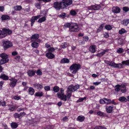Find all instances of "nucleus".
I'll return each mask as SVG.
<instances>
[{"instance_id": "1", "label": "nucleus", "mask_w": 129, "mask_h": 129, "mask_svg": "<svg viewBox=\"0 0 129 129\" xmlns=\"http://www.w3.org/2000/svg\"><path fill=\"white\" fill-rule=\"evenodd\" d=\"M69 27V30L70 32H77L79 31L78 27L77 24L75 23L70 24L67 23L65 24L64 25V28H66Z\"/></svg>"}, {"instance_id": "2", "label": "nucleus", "mask_w": 129, "mask_h": 129, "mask_svg": "<svg viewBox=\"0 0 129 129\" xmlns=\"http://www.w3.org/2000/svg\"><path fill=\"white\" fill-rule=\"evenodd\" d=\"M81 65L78 64L74 63L71 66L70 69L72 74H75L81 68Z\"/></svg>"}, {"instance_id": "3", "label": "nucleus", "mask_w": 129, "mask_h": 129, "mask_svg": "<svg viewBox=\"0 0 129 129\" xmlns=\"http://www.w3.org/2000/svg\"><path fill=\"white\" fill-rule=\"evenodd\" d=\"M3 31L0 30V38H3L7 35V34L10 35L12 33L11 30L5 28L2 29Z\"/></svg>"}, {"instance_id": "4", "label": "nucleus", "mask_w": 129, "mask_h": 129, "mask_svg": "<svg viewBox=\"0 0 129 129\" xmlns=\"http://www.w3.org/2000/svg\"><path fill=\"white\" fill-rule=\"evenodd\" d=\"M61 2L62 7L64 9L72 4L73 1L72 0H62Z\"/></svg>"}, {"instance_id": "5", "label": "nucleus", "mask_w": 129, "mask_h": 129, "mask_svg": "<svg viewBox=\"0 0 129 129\" xmlns=\"http://www.w3.org/2000/svg\"><path fill=\"white\" fill-rule=\"evenodd\" d=\"M3 43V45L5 50L11 47L12 46V42L9 41H4Z\"/></svg>"}, {"instance_id": "6", "label": "nucleus", "mask_w": 129, "mask_h": 129, "mask_svg": "<svg viewBox=\"0 0 129 129\" xmlns=\"http://www.w3.org/2000/svg\"><path fill=\"white\" fill-rule=\"evenodd\" d=\"M61 4V2L59 3L58 2H55L54 4L53 7L57 10H59L60 9H63L64 8L62 7Z\"/></svg>"}, {"instance_id": "7", "label": "nucleus", "mask_w": 129, "mask_h": 129, "mask_svg": "<svg viewBox=\"0 0 129 129\" xmlns=\"http://www.w3.org/2000/svg\"><path fill=\"white\" fill-rule=\"evenodd\" d=\"M41 16V15H39L37 16H34L31 17L30 19V21L31 23V26H33L34 22H35V21L39 18Z\"/></svg>"}, {"instance_id": "8", "label": "nucleus", "mask_w": 129, "mask_h": 129, "mask_svg": "<svg viewBox=\"0 0 129 129\" xmlns=\"http://www.w3.org/2000/svg\"><path fill=\"white\" fill-rule=\"evenodd\" d=\"M58 97L59 98L64 101H66L67 100L66 95H64V94H60L58 93L57 94Z\"/></svg>"}, {"instance_id": "9", "label": "nucleus", "mask_w": 129, "mask_h": 129, "mask_svg": "<svg viewBox=\"0 0 129 129\" xmlns=\"http://www.w3.org/2000/svg\"><path fill=\"white\" fill-rule=\"evenodd\" d=\"M39 37V35L38 34H36L32 35L30 38L32 41H35L38 39Z\"/></svg>"}, {"instance_id": "10", "label": "nucleus", "mask_w": 129, "mask_h": 129, "mask_svg": "<svg viewBox=\"0 0 129 129\" xmlns=\"http://www.w3.org/2000/svg\"><path fill=\"white\" fill-rule=\"evenodd\" d=\"M36 72L34 70H30L27 72L28 75L30 77L34 76L35 75Z\"/></svg>"}, {"instance_id": "11", "label": "nucleus", "mask_w": 129, "mask_h": 129, "mask_svg": "<svg viewBox=\"0 0 129 129\" xmlns=\"http://www.w3.org/2000/svg\"><path fill=\"white\" fill-rule=\"evenodd\" d=\"M112 11L115 13H118L120 11V9L118 7H114L112 8Z\"/></svg>"}, {"instance_id": "12", "label": "nucleus", "mask_w": 129, "mask_h": 129, "mask_svg": "<svg viewBox=\"0 0 129 129\" xmlns=\"http://www.w3.org/2000/svg\"><path fill=\"white\" fill-rule=\"evenodd\" d=\"M113 108V105H112V106H107L106 107V111H107L108 113H110L112 112Z\"/></svg>"}, {"instance_id": "13", "label": "nucleus", "mask_w": 129, "mask_h": 129, "mask_svg": "<svg viewBox=\"0 0 129 129\" xmlns=\"http://www.w3.org/2000/svg\"><path fill=\"white\" fill-rule=\"evenodd\" d=\"M46 56L48 58L52 59L54 58V55L51 52H48L46 54Z\"/></svg>"}, {"instance_id": "14", "label": "nucleus", "mask_w": 129, "mask_h": 129, "mask_svg": "<svg viewBox=\"0 0 129 129\" xmlns=\"http://www.w3.org/2000/svg\"><path fill=\"white\" fill-rule=\"evenodd\" d=\"M33 86L38 90H40L42 88V86L39 84L35 83L33 84Z\"/></svg>"}, {"instance_id": "15", "label": "nucleus", "mask_w": 129, "mask_h": 129, "mask_svg": "<svg viewBox=\"0 0 129 129\" xmlns=\"http://www.w3.org/2000/svg\"><path fill=\"white\" fill-rule=\"evenodd\" d=\"M9 61V59L2 58L0 60V64L2 65L8 62Z\"/></svg>"}, {"instance_id": "16", "label": "nucleus", "mask_w": 129, "mask_h": 129, "mask_svg": "<svg viewBox=\"0 0 129 129\" xmlns=\"http://www.w3.org/2000/svg\"><path fill=\"white\" fill-rule=\"evenodd\" d=\"M1 18L2 20H5L8 19H10V17L7 15H3L1 17Z\"/></svg>"}, {"instance_id": "17", "label": "nucleus", "mask_w": 129, "mask_h": 129, "mask_svg": "<svg viewBox=\"0 0 129 129\" xmlns=\"http://www.w3.org/2000/svg\"><path fill=\"white\" fill-rule=\"evenodd\" d=\"M95 47L96 46L95 45H92L90 46L89 48V51L92 53L95 52Z\"/></svg>"}, {"instance_id": "18", "label": "nucleus", "mask_w": 129, "mask_h": 129, "mask_svg": "<svg viewBox=\"0 0 129 129\" xmlns=\"http://www.w3.org/2000/svg\"><path fill=\"white\" fill-rule=\"evenodd\" d=\"M28 92L29 94L32 95L35 92V90L32 87H29L28 90Z\"/></svg>"}, {"instance_id": "19", "label": "nucleus", "mask_w": 129, "mask_h": 129, "mask_svg": "<svg viewBox=\"0 0 129 129\" xmlns=\"http://www.w3.org/2000/svg\"><path fill=\"white\" fill-rule=\"evenodd\" d=\"M108 51V50H104L103 51L100 53H98L97 54V56L99 57H101L106 52Z\"/></svg>"}, {"instance_id": "20", "label": "nucleus", "mask_w": 129, "mask_h": 129, "mask_svg": "<svg viewBox=\"0 0 129 129\" xmlns=\"http://www.w3.org/2000/svg\"><path fill=\"white\" fill-rule=\"evenodd\" d=\"M74 85H71L69 86L68 88H67V92H69L73 91L74 90L73 89Z\"/></svg>"}, {"instance_id": "21", "label": "nucleus", "mask_w": 129, "mask_h": 129, "mask_svg": "<svg viewBox=\"0 0 129 129\" xmlns=\"http://www.w3.org/2000/svg\"><path fill=\"white\" fill-rule=\"evenodd\" d=\"M69 60L68 59L66 58H64L62 59L60 61V63H68Z\"/></svg>"}, {"instance_id": "22", "label": "nucleus", "mask_w": 129, "mask_h": 129, "mask_svg": "<svg viewBox=\"0 0 129 129\" xmlns=\"http://www.w3.org/2000/svg\"><path fill=\"white\" fill-rule=\"evenodd\" d=\"M0 57H1L2 58L8 59V55L4 53H3L1 54H0Z\"/></svg>"}, {"instance_id": "23", "label": "nucleus", "mask_w": 129, "mask_h": 129, "mask_svg": "<svg viewBox=\"0 0 129 129\" xmlns=\"http://www.w3.org/2000/svg\"><path fill=\"white\" fill-rule=\"evenodd\" d=\"M108 64L109 66L111 67H113L115 68H116L115 66H116V63L112 61L111 62L109 61L108 62Z\"/></svg>"}, {"instance_id": "24", "label": "nucleus", "mask_w": 129, "mask_h": 129, "mask_svg": "<svg viewBox=\"0 0 129 129\" xmlns=\"http://www.w3.org/2000/svg\"><path fill=\"white\" fill-rule=\"evenodd\" d=\"M11 126L13 128H17L18 126V124L16 122H12L11 124Z\"/></svg>"}, {"instance_id": "25", "label": "nucleus", "mask_w": 129, "mask_h": 129, "mask_svg": "<svg viewBox=\"0 0 129 129\" xmlns=\"http://www.w3.org/2000/svg\"><path fill=\"white\" fill-rule=\"evenodd\" d=\"M84 119L85 117L84 116H80L78 117L77 120L80 122H82L84 120Z\"/></svg>"}, {"instance_id": "26", "label": "nucleus", "mask_w": 129, "mask_h": 129, "mask_svg": "<svg viewBox=\"0 0 129 129\" xmlns=\"http://www.w3.org/2000/svg\"><path fill=\"white\" fill-rule=\"evenodd\" d=\"M15 11L20 10L22 9V7L20 6H16L14 7Z\"/></svg>"}, {"instance_id": "27", "label": "nucleus", "mask_w": 129, "mask_h": 129, "mask_svg": "<svg viewBox=\"0 0 129 129\" xmlns=\"http://www.w3.org/2000/svg\"><path fill=\"white\" fill-rule=\"evenodd\" d=\"M35 96L41 97L43 95V93L42 92H37L35 93Z\"/></svg>"}, {"instance_id": "28", "label": "nucleus", "mask_w": 129, "mask_h": 129, "mask_svg": "<svg viewBox=\"0 0 129 129\" xmlns=\"http://www.w3.org/2000/svg\"><path fill=\"white\" fill-rule=\"evenodd\" d=\"M101 8V6L98 5H93V9L94 10H97Z\"/></svg>"}, {"instance_id": "29", "label": "nucleus", "mask_w": 129, "mask_h": 129, "mask_svg": "<svg viewBox=\"0 0 129 129\" xmlns=\"http://www.w3.org/2000/svg\"><path fill=\"white\" fill-rule=\"evenodd\" d=\"M122 22L124 25L126 26L129 23V19H124L123 21Z\"/></svg>"}, {"instance_id": "30", "label": "nucleus", "mask_w": 129, "mask_h": 129, "mask_svg": "<svg viewBox=\"0 0 129 129\" xmlns=\"http://www.w3.org/2000/svg\"><path fill=\"white\" fill-rule=\"evenodd\" d=\"M31 45L34 48H37L39 46V44L37 42H34L32 43Z\"/></svg>"}, {"instance_id": "31", "label": "nucleus", "mask_w": 129, "mask_h": 129, "mask_svg": "<svg viewBox=\"0 0 129 129\" xmlns=\"http://www.w3.org/2000/svg\"><path fill=\"white\" fill-rule=\"evenodd\" d=\"M118 100L121 102H126L127 101V99L124 96H123L120 97Z\"/></svg>"}, {"instance_id": "32", "label": "nucleus", "mask_w": 129, "mask_h": 129, "mask_svg": "<svg viewBox=\"0 0 129 129\" xmlns=\"http://www.w3.org/2000/svg\"><path fill=\"white\" fill-rule=\"evenodd\" d=\"M17 81V80H15L12 82L10 83V86L12 87H14Z\"/></svg>"}, {"instance_id": "33", "label": "nucleus", "mask_w": 129, "mask_h": 129, "mask_svg": "<svg viewBox=\"0 0 129 129\" xmlns=\"http://www.w3.org/2000/svg\"><path fill=\"white\" fill-rule=\"evenodd\" d=\"M0 78L4 80H7L9 78V77L7 76H6L4 74H3L2 76L0 77Z\"/></svg>"}, {"instance_id": "34", "label": "nucleus", "mask_w": 129, "mask_h": 129, "mask_svg": "<svg viewBox=\"0 0 129 129\" xmlns=\"http://www.w3.org/2000/svg\"><path fill=\"white\" fill-rule=\"evenodd\" d=\"M120 85L118 84L116 85L115 87V91L118 92L120 90Z\"/></svg>"}, {"instance_id": "35", "label": "nucleus", "mask_w": 129, "mask_h": 129, "mask_svg": "<svg viewBox=\"0 0 129 129\" xmlns=\"http://www.w3.org/2000/svg\"><path fill=\"white\" fill-rule=\"evenodd\" d=\"M123 52V49L121 48H119L117 51V52L118 53H121Z\"/></svg>"}, {"instance_id": "36", "label": "nucleus", "mask_w": 129, "mask_h": 129, "mask_svg": "<svg viewBox=\"0 0 129 129\" xmlns=\"http://www.w3.org/2000/svg\"><path fill=\"white\" fill-rule=\"evenodd\" d=\"M45 17H44L41 18H40L38 21V22L40 23H41L42 22H43L45 21Z\"/></svg>"}, {"instance_id": "37", "label": "nucleus", "mask_w": 129, "mask_h": 129, "mask_svg": "<svg viewBox=\"0 0 129 129\" xmlns=\"http://www.w3.org/2000/svg\"><path fill=\"white\" fill-rule=\"evenodd\" d=\"M59 90V88L57 86H54L53 88V90L55 92H58Z\"/></svg>"}, {"instance_id": "38", "label": "nucleus", "mask_w": 129, "mask_h": 129, "mask_svg": "<svg viewBox=\"0 0 129 129\" xmlns=\"http://www.w3.org/2000/svg\"><path fill=\"white\" fill-rule=\"evenodd\" d=\"M105 28L108 30H109L111 29L112 27L110 25H108L105 26Z\"/></svg>"}, {"instance_id": "39", "label": "nucleus", "mask_w": 129, "mask_h": 129, "mask_svg": "<svg viewBox=\"0 0 129 129\" xmlns=\"http://www.w3.org/2000/svg\"><path fill=\"white\" fill-rule=\"evenodd\" d=\"M122 63L123 65L125 64L126 65H128L129 64V60H128L125 61H122Z\"/></svg>"}, {"instance_id": "40", "label": "nucleus", "mask_w": 129, "mask_h": 129, "mask_svg": "<svg viewBox=\"0 0 129 129\" xmlns=\"http://www.w3.org/2000/svg\"><path fill=\"white\" fill-rule=\"evenodd\" d=\"M105 102H106V104H109L111 103L112 101L111 100L108 99L106 98H105Z\"/></svg>"}, {"instance_id": "41", "label": "nucleus", "mask_w": 129, "mask_h": 129, "mask_svg": "<svg viewBox=\"0 0 129 129\" xmlns=\"http://www.w3.org/2000/svg\"><path fill=\"white\" fill-rule=\"evenodd\" d=\"M126 32V31L124 29L122 28L119 31V33L120 34H122Z\"/></svg>"}, {"instance_id": "42", "label": "nucleus", "mask_w": 129, "mask_h": 129, "mask_svg": "<svg viewBox=\"0 0 129 129\" xmlns=\"http://www.w3.org/2000/svg\"><path fill=\"white\" fill-rule=\"evenodd\" d=\"M67 46V45L66 43H62L61 45V47L62 48H64L66 47Z\"/></svg>"}, {"instance_id": "43", "label": "nucleus", "mask_w": 129, "mask_h": 129, "mask_svg": "<svg viewBox=\"0 0 129 129\" xmlns=\"http://www.w3.org/2000/svg\"><path fill=\"white\" fill-rule=\"evenodd\" d=\"M105 98H104L102 99H101L100 101V104H106Z\"/></svg>"}, {"instance_id": "44", "label": "nucleus", "mask_w": 129, "mask_h": 129, "mask_svg": "<svg viewBox=\"0 0 129 129\" xmlns=\"http://www.w3.org/2000/svg\"><path fill=\"white\" fill-rule=\"evenodd\" d=\"M122 9L125 12H127L129 11V8L128 7H124Z\"/></svg>"}, {"instance_id": "45", "label": "nucleus", "mask_w": 129, "mask_h": 129, "mask_svg": "<svg viewBox=\"0 0 129 129\" xmlns=\"http://www.w3.org/2000/svg\"><path fill=\"white\" fill-rule=\"evenodd\" d=\"M70 13L72 15H75L77 14L76 12L74 10H71V11Z\"/></svg>"}, {"instance_id": "46", "label": "nucleus", "mask_w": 129, "mask_h": 129, "mask_svg": "<svg viewBox=\"0 0 129 129\" xmlns=\"http://www.w3.org/2000/svg\"><path fill=\"white\" fill-rule=\"evenodd\" d=\"M13 116L15 118L19 119V114L17 113H15L13 114Z\"/></svg>"}, {"instance_id": "47", "label": "nucleus", "mask_w": 129, "mask_h": 129, "mask_svg": "<svg viewBox=\"0 0 129 129\" xmlns=\"http://www.w3.org/2000/svg\"><path fill=\"white\" fill-rule=\"evenodd\" d=\"M25 114V113L24 112L21 113L19 114V119L21 118Z\"/></svg>"}, {"instance_id": "48", "label": "nucleus", "mask_w": 129, "mask_h": 129, "mask_svg": "<svg viewBox=\"0 0 129 129\" xmlns=\"http://www.w3.org/2000/svg\"><path fill=\"white\" fill-rule=\"evenodd\" d=\"M123 42V40L121 38L119 39L118 40V43L119 44L121 45L122 44Z\"/></svg>"}, {"instance_id": "49", "label": "nucleus", "mask_w": 129, "mask_h": 129, "mask_svg": "<svg viewBox=\"0 0 129 129\" xmlns=\"http://www.w3.org/2000/svg\"><path fill=\"white\" fill-rule=\"evenodd\" d=\"M66 14L64 13H63L61 14H60L59 15L60 17H61L62 18H64L65 17Z\"/></svg>"}, {"instance_id": "50", "label": "nucleus", "mask_w": 129, "mask_h": 129, "mask_svg": "<svg viewBox=\"0 0 129 129\" xmlns=\"http://www.w3.org/2000/svg\"><path fill=\"white\" fill-rule=\"evenodd\" d=\"M89 39V38L87 36H85L83 38V41H87Z\"/></svg>"}, {"instance_id": "51", "label": "nucleus", "mask_w": 129, "mask_h": 129, "mask_svg": "<svg viewBox=\"0 0 129 129\" xmlns=\"http://www.w3.org/2000/svg\"><path fill=\"white\" fill-rule=\"evenodd\" d=\"M44 89L46 90L49 91L50 90V88L49 86H46L45 87Z\"/></svg>"}, {"instance_id": "52", "label": "nucleus", "mask_w": 129, "mask_h": 129, "mask_svg": "<svg viewBox=\"0 0 129 129\" xmlns=\"http://www.w3.org/2000/svg\"><path fill=\"white\" fill-rule=\"evenodd\" d=\"M74 90H75L79 88V86L78 85H77L73 87Z\"/></svg>"}, {"instance_id": "53", "label": "nucleus", "mask_w": 129, "mask_h": 129, "mask_svg": "<svg viewBox=\"0 0 129 129\" xmlns=\"http://www.w3.org/2000/svg\"><path fill=\"white\" fill-rule=\"evenodd\" d=\"M67 92V93L66 95V96H67V98L69 99L71 96V93H69L68 92Z\"/></svg>"}, {"instance_id": "54", "label": "nucleus", "mask_w": 129, "mask_h": 129, "mask_svg": "<svg viewBox=\"0 0 129 129\" xmlns=\"http://www.w3.org/2000/svg\"><path fill=\"white\" fill-rule=\"evenodd\" d=\"M105 24L103 23L99 27V29L101 30L102 31L103 30V27H104Z\"/></svg>"}, {"instance_id": "55", "label": "nucleus", "mask_w": 129, "mask_h": 129, "mask_svg": "<svg viewBox=\"0 0 129 129\" xmlns=\"http://www.w3.org/2000/svg\"><path fill=\"white\" fill-rule=\"evenodd\" d=\"M115 67L116 68H121L122 67V64L121 63L116 64Z\"/></svg>"}, {"instance_id": "56", "label": "nucleus", "mask_w": 129, "mask_h": 129, "mask_svg": "<svg viewBox=\"0 0 129 129\" xmlns=\"http://www.w3.org/2000/svg\"><path fill=\"white\" fill-rule=\"evenodd\" d=\"M48 50L49 52H52L55 51V49L53 48H49Z\"/></svg>"}, {"instance_id": "57", "label": "nucleus", "mask_w": 129, "mask_h": 129, "mask_svg": "<svg viewBox=\"0 0 129 129\" xmlns=\"http://www.w3.org/2000/svg\"><path fill=\"white\" fill-rule=\"evenodd\" d=\"M35 6L38 9H40L41 8V7L40 5L38 3H36L35 5Z\"/></svg>"}, {"instance_id": "58", "label": "nucleus", "mask_w": 129, "mask_h": 129, "mask_svg": "<svg viewBox=\"0 0 129 129\" xmlns=\"http://www.w3.org/2000/svg\"><path fill=\"white\" fill-rule=\"evenodd\" d=\"M36 73L38 75H41L42 74V73L40 70H39L36 72Z\"/></svg>"}, {"instance_id": "59", "label": "nucleus", "mask_w": 129, "mask_h": 129, "mask_svg": "<svg viewBox=\"0 0 129 129\" xmlns=\"http://www.w3.org/2000/svg\"><path fill=\"white\" fill-rule=\"evenodd\" d=\"M85 98V97H84V98H80L79 100H78L77 101V102L79 103V102H81L83 101L84 99V98Z\"/></svg>"}, {"instance_id": "60", "label": "nucleus", "mask_w": 129, "mask_h": 129, "mask_svg": "<svg viewBox=\"0 0 129 129\" xmlns=\"http://www.w3.org/2000/svg\"><path fill=\"white\" fill-rule=\"evenodd\" d=\"M104 113L101 111H99L97 112V114L100 116H102L103 115Z\"/></svg>"}, {"instance_id": "61", "label": "nucleus", "mask_w": 129, "mask_h": 129, "mask_svg": "<svg viewBox=\"0 0 129 129\" xmlns=\"http://www.w3.org/2000/svg\"><path fill=\"white\" fill-rule=\"evenodd\" d=\"M104 37L106 38H108L109 37V34L108 33H105L104 34Z\"/></svg>"}, {"instance_id": "62", "label": "nucleus", "mask_w": 129, "mask_h": 129, "mask_svg": "<svg viewBox=\"0 0 129 129\" xmlns=\"http://www.w3.org/2000/svg\"><path fill=\"white\" fill-rule=\"evenodd\" d=\"M101 83V82H94L93 84L95 85H97L100 84Z\"/></svg>"}, {"instance_id": "63", "label": "nucleus", "mask_w": 129, "mask_h": 129, "mask_svg": "<svg viewBox=\"0 0 129 129\" xmlns=\"http://www.w3.org/2000/svg\"><path fill=\"white\" fill-rule=\"evenodd\" d=\"M4 10V7L3 6H0V11L3 12Z\"/></svg>"}, {"instance_id": "64", "label": "nucleus", "mask_w": 129, "mask_h": 129, "mask_svg": "<svg viewBox=\"0 0 129 129\" xmlns=\"http://www.w3.org/2000/svg\"><path fill=\"white\" fill-rule=\"evenodd\" d=\"M17 54V53L16 51H14L12 53V54L13 56H15Z\"/></svg>"}]
</instances>
